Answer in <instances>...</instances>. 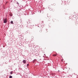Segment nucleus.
Masks as SVG:
<instances>
[{"label":"nucleus","instance_id":"nucleus-18","mask_svg":"<svg viewBox=\"0 0 78 78\" xmlns=\"http://www.w3.org/2000/svg\"><path fill=\"white\" fill-rule=\"evenodd\" d=\"M54 5H55V4H54Z\"/></svg>","mask_w":78,"mask_h":78},{"label":"nucleus","instance_id":"nucleus-12","mask_svg":"<svg viewBox=\"0 0 78 78\" xmlns=\"http://www.w3.org/2000/svg\"><path fill=\"white\" fill-rule=\"evenodd\" d=\"M39 32L40 33H41V32H42V30H40L39 31Z\"/></svg>","mask_w":78,"mask_h":78},{"label":"nucleus","instance_id":"nucleus-8","mask_svg":"<svg viewBox=\"0 0 78 78\" xmlns=\"http://www.w3.org/2000/svg\"><path fill=\"white\" fill-rule=\"evenodd\" d=\"M12 71L10 73V75H12L13 73Z\"/></svg>","mask_w":78,"mask_h":78},{"label":"nucleus","instance_id":"nucleus-3","mask_svg":"<svg viewBox=\"0 0 78 78\" xmlns=\"http://www.w3.org/2000/svg\"><path fill=\"white\" fill-rule=\"evenodd\" d=\"M27 23H30V20H27Z\"/></svg>","mask_w":78,"mask_h":78},{"label":"nucleus","instance_id":"nucleus-13","mask_svg":"<svg viewBox=\"0 0 78 78\" xmlns=\"http://www.w3.org/2000/svg\"><path fill=\"white\" fill-rule=\"evenodd\" d=\"M27 67L29 66V64H27Z\"/></svg>","mask_w":78,"mask_h":78},{"label":"nucleus","instance_id":"nucleus-15","mask_svg":"<svg viewBox=\"0 0 78 78\" xmlns=\"http://www.w3.org/2000/svg\"><path fill=\"white\" fill-rule=\"evenodd\" d=\"M24 67H26V66H24Z\"/></svg>","mask_w":78,"mask_h":78},{"label":"nucleus","instance_id":"nucleus-10","mask_svg":"<svg viewBox=\"0 0 78 78\" xmlns=\"http://www.w3.org/2000/svg\"><path fill=\"white\" fill-rule=\"evenodd\" d=\"M37 51V50H34V52H36Z\"/></svg>","mask_w":78,"mask_h":78},{"label":"nucleus","instance_id":"nucleus-22","mask_svg":"<svg viewBox=\"0 0 78 78\" xmlns=\"http://www.w3.org/2000/svg\"><path fill=\"white\" fill-rule=\"evenodd\" d=\"M38 27H39V26H38Z\"/></svg>","mask_w":78,"mask_h":78},{"label":"nucleus","instance_id":"nucleus-11","mask_svg":"<svg viewBox=\"0 0 78 78\" xmlns=\"http://www.w3.org/2000/svg\"><path fill=\"white\" fill-rule=\"evenodd\" d=\"M77 24H78V23H77V22H76L75 23V25H77Z\"/></svg>","mask_w":78,"mask_h":78},{"label":"nucleus","instance_id":"nucleus-6","mask_svg":"<svg viewBox=\"0 0 78 78\" xmlns=\"http://www.w3.org/2000/svg\"><path fill=\"white\" fill-rule=\"evenodd\" d=\"M10 15V16H12V14L11 13H10V15Z\"/></svg>","mask_w":78,"mask_h":78},{"label":"nucleus","instance_id":"nucleus-14","mask_svg":"<svg viewBox=\"0 0 78 78\" xmlns=\"http://www.w3.org/2000/svg\"><path fill=\"white\" fill-rule=\"evenodd\" d=\"M20 22H22V21L21 20H20Z\"/></svg>","mask_w":78,"mask_h":78},{"label":"nucleus","instance_id":"nucleus-16","mask_svg":"<svg viewBox=\"0 0 78 78\" xmlns=\"http://www.w3.org/2000/svg\"><path fill=\"white\" fill-rule=\"evenodd\" d=\"M69 76H71V77H72V76H71V75H69Z\"/></svg>","mask_w":78,"mask_h":78},{"label":"nucleus","instance_id":"nucleus-21","mask_svg":"<svg viewBox=\"0 0 78 78\" xmlns=\"http://www.w3.org/2000/svg\"><path fill=\"white\" fill-rule=\"evenodd\" d=\"M21 44H20V45H21Z\"/></svg>","mask_w":78,"mask_h":78},{"label":"nucleus","instance_id":"nucleus-9","mask_svg":"<svg viewBox=\"0 0 78 78\" xmlns=\"http://www.w3.org/2000/svg\"><path fill=\"white\" fill-rule=\"evenodd\" d=\"M9 78H12V76H9Z\"/></svg>","mask_w":78,"mask_h":78},{"label":"nucleus","instance_id":"nucleus-4","mask_svg":"<svg viewBox=\"0 0 78 78\" xmlns=\"http://www.w3.org/2000/svg\"><path fill=\"white\" fill-rule=\"evenodd\" d=\"M37 61V60L36 59H35L33 61V63H34V62H36V61Z\"/></svg>","mask_w":78,"mask_h":78},{"label":"nucleus","instance_id":"nucleus-19","mask_svg":"<svg viewBox=\"0 0 78 78\" xmlns=\"http://www.w3.org/2000/svg\"><path fill=\"white\" fill-rule=\"evenodd\" d=\"M41 11H40V13H41Z\"/></svg>","mask_w":78,"mask_h":78},{"label":"nucleus","instance_id":"nucleus-1","mask_svg":"<svg viewBox=\"0 0 78 78\" xmlns=\"http://www.w3.org/2000/svg\"><path fill=\"white\" fill-rule=\"evenodd\" d=\"M3 21H4V23H6L8 21L7 19L5 18V19L3 20Z\"/></svg>","mask_w":78,"mask_h":78},{"label":"nucleus","instance_id":"nucleus-7","mask_svg":"<svg viewBox=\"0 0 78 78\" xmlns=\"http://www.w3.org/2000/svg\"><path fill=\"white\" fill-rule=\"evenodd\" d=\"M12 24H14V23H13V21H12L11 22H10Z\"/></svg>","mask_w":78,"mask_h":78},{"label":"nucleus","instance_id":"nucleus-5","mask_svg":"<svg viewBox=\"0 0 78 78\" xmlns=\"http://www.w3.org/2000/svg\"><path fill=\"white\" fill-rule=\"evenodd\" d=\"M57 55V54H55L53 55V56H56Z\"/></svg>","mask_w":78,"mask_h":78},{"label":"nucleus","instance_id":"nucleus-17","mask_svg":"<svg viewBox=\"0 0 78 78\" xmlns=\"http://www.w3.org/2000/svg\"><path fill=\"white\" fill-rule=\"evenodd\" d=\"M17 4H19V3L18 2H17Z\"/></svg>","mask_w":78,"mask_h":78},{"label":"nucleus","instance_id":"nucleus-20","mask_svg":"<svg viewBox=\"0 0 78 78\" xmlns=\"http://www.w3.org/2000/svg\"><path fill=\"white\" fill-rule=\"evenodd\" d=\"M58 72H59V70H58Z\"/></svg>","mask_w":78,"mask_h":78},{"label":"nucleus","instance_id":"nucleus-2","mask_svg":"<svg viewBox=\"0 0 78 78\" xmlns=\"http://www.w3.org/2000/svg\"><path fill=\"white\" fill-rule=\"evenodd\" d=\"M23 63H24V64H25L26 62H27V61H26V60H24L23 61Z\"/></svg>","mask_w":78,"mask_h":78}]
</instances>
